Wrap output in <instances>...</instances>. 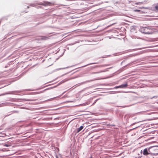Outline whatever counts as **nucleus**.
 Here are the masks:
<instances>
[{"mask_svg": "<svg viewBox=\"0 0 158 158\" xmlns=\"http://www.w3.org/2000/svg\"><path fill=\"white\" fill-rule=\"evenodd\" d=\"M83 128L84 127L83 126H81L80 127L75 129L74 131L76 133H78L82 130Z\"/></svg>", "mask_w": 158, "mask_h": 158, "instance_id": "obj_4", "label": "nucleus"}, {"mask_svg": "<svg viewBox=\"0 0 158 158\" xmlns=\"http://www.w3.org/2000/svg\"><path fill=\"white\" fill-rule=\"evenodd\" d=\"M27 101H31V100H27Z\"/></svg>", "mask_w": 158, "mask_h": 158, "instance_id": "obj_14", "label": "nucleus"}, {"mask_svg": "<svg viewBox=\"0 0 158 158\" xmlns=\"http://www.w3.org/2000/svg\"><path fill=\"white\" fill-rule=\"evenodd\" d=\"M141 31L143 33L146 34H150L151 32L150 31V29L147 27H143L141 29Z\"/></svg>", "mask_w": 158, "mask_h": 158, "instance_id": "obj_1", "label": "nucleus"}, {"mask_svg": "<svg viewBox=\"0 0 158 158\" xmlns=\"http://www.w3.org/2000/svg\"><path fill=\"white\" fill-rule=\"evenodd\" d=\"M134 11L135 12H139L140 11V10H139L136 9V10H134Z\"/></svg>", "mask_w": 158, "mask_h": 158, "instance_id": "obj_10", "label": "nucleus"}, {"mask_svg": "<svg viewBox=\"0 0 158 158\" xmlns=\"http://www.w3.org/2000/svg\"><path fill=\"white\" fill-rule=\"evenodd\" d=\"M127 83H126L125 84L122 85H120V88H126L127 87Z\"/></svg>", "mask_w": 158, "mask_h": 158, "instance_id": "obj_6", "label": "nucleus"}, {"mask_svg": "<svg viewBox=\"0 0 158 158\" xmlns=\"http://www.w3.org/2000/svg\"><path fill=\"white\" fill-rule=\"evenodd\" d=\"M157 5L155 6V8L156 10H158V4Z\"/></svg>", "mask_w": 158, "mask_h": 158, "instance_id": "obj_8", "label": "nucleus"}, {"mask_svg": "<svg viewBox=\"0 0 158 158\" xmlns=\"http://www.w3.org/2000/svg\"><path fill=\"white\" fill-rule=\"evenodd\" d=\"M120 85L119 86H116L115 87V88L117 89V88H120Z\"/></svg>", "mask_w": 158, "mask_h": 158, "instance_id": "obj_11", "label": "nucleus"}, {"mask_svg": "<svg viewBox=\"0 0 158 158\" xmlns=\"http://www.w3.org/2000/svg\"><path fill=\"white\" fill-rule=\"evenodd\" d=\"M96 63H92V64H96Z\"/></svg>", "mask_w": 158, "mask_h": 158, "instance_id": "obj_13", "label": "nucleus"}, {"mask_svg": "<svg viewBox=\"0 0 158 158\" xmlns=\"http://www.w3.org/2000/svg\"><path fill=\"white\" fill-rule=\"evenodd\" d=\"M140 3V2L137 3H136L135 4H137V5H138V4H139Z\"/></svg>", "mask_w": 158, "mask_h": 158, "instance_id": "obj_12", "label": "nucleus"}, {"mask_svg": "<svg viewBox=\"0 0 158 158\" xmlns=\"http://www.w3.org/2000/svg\"><path fill=\"white\" fill-rule=\"evenodd\" d=\"M149 148L148 150L147 148L145 149L143 151V154L144 155L146 156L148 155L149 154V152H150Z\"/></svg>", "mask_w": 158, "mask_h": 158, "instance_id": "obj_3", "label": "nucleus"}, {"mask_svg": "<svg viewBox=\"0 0 158 158\" xmlns=\"http://www.w3.org/2000/svg\"><path fill=\"white\" fill-rule=\"evenodd\" d=\"M40 5H41L44 6H51L52 5V3L51 2H44L43 3H41L40 4Z\"/></svg>", "mask_w": 158, "mask_h": 158, "instance_id": "obj_2", "label": "nucleus"}, {"mask_svg": "<svg viewBox=\"0 0 158 158\" xmlns=\"http://www.w3.org/2000/svg\"><path fill=\"white\" fill-rule=\"evenodd\" d=\"M42 39H44V40H45V39H44V38H42Z\"/></svg>", "mask_w": 158, "mask_h": 158, "instance_id": "obj_15", "label": "nucleus"}, {"mask_svg": "<svg viewBox=\"0 0 158 158\" xmlns=\"http://www.w3.org/2000/svg\"><path fill=\"white\" fill-rule=\"evenodd\" d=\"M154 151L153 154L155 155L158 154V146L155 147L153 149Z\"/></svg>", "mask_w": 158, "mask_h": 158, "instance_id": "obj_5", "label": "nucleus"}, {"mask_svg": "<svg viewBox=\"0 0 158 158\" xmlns=\"http://www.w3.org/2000/svg\"><path fill=\"white\" fill-rule=\"evenodd\" d=\"M109 64H104V65H100V67H103L104 66H107L109 65Z\"/></svg>", "mask_w": 158, "mask_h": 158, "instance_id": "obj_7", "label": "nucleus"}, {"mask_svg": "<svg viewBox=\"0 0 158 158\" xmlns=\"http://www.w3.org/2000/svg\"><path fill=\"white\" fill-rule=\"evenodd\" d=\"M102 72V71H99L98 72H97V73H96V72H93L92 73V74H95V73H101Z\"/></svg>", "mask_w": 158, "mask_h": 158, "instance_id": "obj_9", "label": "nucleus"}]
</instances>
